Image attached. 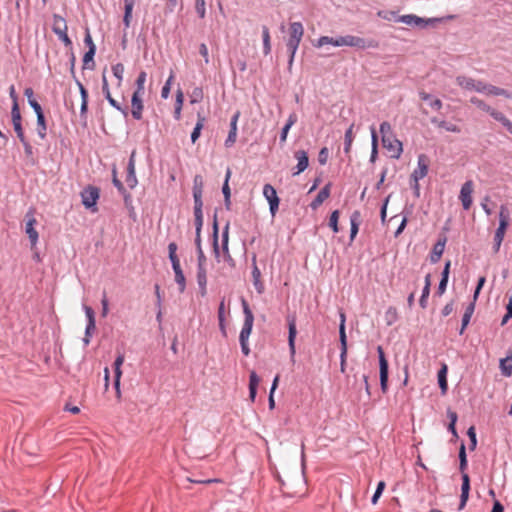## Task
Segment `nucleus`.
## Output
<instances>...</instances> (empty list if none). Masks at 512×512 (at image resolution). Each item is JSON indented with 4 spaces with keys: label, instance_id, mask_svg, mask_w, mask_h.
<instances>
[{
    "label": "nucleus",
    "instance_id": "obj_25",
    "mask_svg": "<svg viewBox=\"0 0 512 512\" xmlns=\"http://www.w3.org/2000/svg\"><path fill=\"white\" fill-rule=\"evenodd\" d=\"M168 251H169V259L171 261L172 269L174 271V274H176L177 272H181L182 268H181V265H180V260H179L177 254H176L177 244L175 242H171L168 245Z\"/></svg>",
    "mask_w": 512,
    "mask_h": 512
},
{
    "label": "nucleus",
    "instance_id": "obj_31",
    "mask_svg": "<svg viewBox=\"0 0 512 512\" xmlns=\"http://www.w3.org/2000/svg\"><path fill=\"white\" fill-rule=\"evenodd\" d=\"M507 228H505L504 224L498 226V228L495 231L494 239H493V251L494 253H498L501 247V244L503 242L505 233Z\"/></svg>",
    "mask_w": 512,
    "mask_h": 512
},
{
    "label": "nucleus",
    "instance_id": "obj_28",
    "mask_svg": "<svg viewBox=\"0 0 512 512\" xmlns=\"http://www.w3.org/2000/svg\"><path fill=\"white\" fill-rule=\"evenodd\" d=\"M11 121H12L15 133L24 130L23 126H22V116H21V112H20L19 106L12 105V108H11Z\"/></svg>",
    "mask_w": 512,
    "mask_h": 512
},
{
    "label": "nucleus",
    "instance_id": "obj_24",
    "mask_svg": "<svg viewBox=\"0 0 512 512\" xmlns=\"http://www.w3.org/2000/svg\"><path fill=\"white\" fill-rule=\"evenodd\" d=\"M228 225L225 227L223 233H222V250L224 254V261L227 262V264L231 267L235 266V261L232 258V256L229 253L228 249V240H229V234H228Z\"/></svg>",
    "mask_w": 512,
    "mask_h": 512
},
{
    "label": "nucleus",
    "instance_id": "obj_2",
    "mask_svg": "<svg viewBox=\"0 0 512 512\" xmlns=\"http://www.w3.org/2000/svg\"><path fill=\"white\" fill-rule=\"evenodd\" d=\"M242 307L244 314V323L240 331L239 342L240 344H248V340L253 329L254 315L245 299H242Z\"/></svg>",
    "mask_w": 512,
    "mask_h": 512
},
{
    "label": "nucleus",
    "instance_id": "obj_45",
    "mask_svg": "<svg viewBox=\"0 0 512 512\" xmlns=\"http://www.w3.org/2000/svg\"><path fill=\"white\" fill-rule=\"evenodd\" d=\"M37 133L41 139H45L47 134V125L44 114L37 116Z\"/></svg>",
    "mask_w": 512,
    "mask_h": 512
},
{
    "label": "nucleus",
    "instance_id": "obj_11",
    "mask_svg": "<svg viewBox=\"0 0 512 512\" xmlns=\"http://www.w3.org/2000/svg\"><path fill=\"white\" fill-rule=\"evenodd\" d=\"M474 190V184L471 180L466 181L460 190L459 199L462 203L464 210H469L472 206L473 199L472 193Z\"/></svg>",
    "mask_w": 512,
    "mask_h": 512
},
{
    "label": "nucleus",
    "instance_id": "obj_10",
    "mask_svg": "<svg viewBox=\"0 0 512 512\" xmlns=\"http://www.w3.org/2000/svg\"><path fill=\"white\" fill-rule=\"evenodd\" d=\"M83 309L87 318V325L85 329V336L83 338V342L87 346L90 343V338L96 329V322L94 310L87 305H83Z\"/></svg>",
    "mask_w": 512,
    "mask_h": 512
},
{
    "label": "nucleus",
    "instance_id": "obj_41",
    "mask_svg": "<svg viewBox=\"0 0 512 512\" xmlns=\"http://www.w3.org/2000/svg\"><path fill=\"white\" fill-rule=\"evenodd\" d=\"M125 181L130 189L135 188L138 183L135 173V166L133 164L127 166V175Z\"/></svg>",
    "mask_w": 512,
    "mask_h": 512
},
{
    "label": "nucleus",
    "instance_id": "obj_1",
    "mask_svg": "<svg viewBox=\"0 0 512 512\" xmlns=\"http://www.w3.org/2000/svg\"><path fill=\"white\" fill-rule=\"evenodd\" d=\"M335 43H336V47L347 46V47H353V48L362 49V50L368 49V48L375 49V48L379 47V42L374 39H365V38L350 35V34L335 37Z\"/></svg>",
    "mask_w": 512,
    "mask_h": 512
},
{
    "label": "nucleus",
    "instance_id": "obj_26",
    "mask_svg": "<svg viewBox=\"0 0 512 512\" xmlns=\"http://www.w3.org/2000/svg\"><path fill=\"white\" fill-rule=\"evenodd\" d=\"M470 103L475 105L481 111L488 113L493 119H494V115L499 113L498 110L492 108L485 101H483L482 99H480L476 96H473L470 98Z\"/></svg>",
    "mask_w": 512,
    "mask_h": 512
},
{
    "label": "nucleus",
    "instance_id": "obj_9",
    "mask_svg": "<svg viewBox=\"0 0 512 512\" xmlns=\"http://www.w3.org/2000/svg\"><path fill=\"white\" fill-rule=\"evenodd\" d=\"M263 196L269 203L271 215L274 217L279 209L280 199L277 196L275 188L270 184H265L263 187Z\"/></svg>",
    "mask_w": 512,
    "mask_h": 512
},
{
    "label": "nucleus",
    "instance_id": "obj_33",
    "mask_svg": "<svg viewBox=\"0 0 512 512\" xmlns=\"http://www.w3.org/2000/svg\"><path fill=\"white\" fill-rule=\"evenodd\" d=\"M260 382V378L255 371H251L249 375V397L252 402L255 401L257 388Z\"/></svg>",
    "mask_w": 512,
    "mask_h": 512
},
{
    "label": "nucleus",
    "instance_id": "obj_43",
    "mask_svg": "<svg viewBox=\"0 0 512 512\" xmlns=\"http://www.w3.org/2000/svg\"><path fill=\"white\" fill-rule=\"evenodd\" d=\"M263 53L269 55L271 52L270 32L267 26L262 27Z\"/></svg>",
    "mask_w": 512,
    "mask_h": 512
},
{
    "label": "nucleus",
    "instance_id": "obj_64",
    "mask_svg": "<svg viewBox=\"0 0 512 512\" xmlns=\"http://www.w3.org/2000/svg\"><path fill=\"white\" fill-rule=\"evenodd\" d=\"M195 9L200 18L205 17L206 9L204 0H196Z\"/></svg>",
    "mask_w": 512,
    "mask_h": 512
},
{
    "label": "nucleus",
    "instance_id": "obj_16",
    "mask_svg": "<svg viewBox=\"0 0 512 512\" xmlns=\"http://www.w3.org/2000/svg\"><path fill=\"white\" fill-rule=\"evenodd\" d=\"M102 92L105 96V98L107 99V101L109 102V104L114 107L115 109H117L118 111L122 112L125 116L127 115V109L126 108H123L111 95V92H110V89H109V84H108V81H107V78H106V75L103 74L102 75Z\"/></svg>",
    "mask_w": 512,
    "mask_h": 512
},
{
    "label": "nucleus",
    "instance_id": "obj_36",
    "mask_svg": "<svg viewBox=\"0 0 512 512\" xmlns=\"http://www.w3.org/2000/svg\"><path fill=\"white\" fill-rule=\"evenodd\" d=\"M431 122L434 125H436L437 127L443 128V129H445L448 132L459 133L461 131V129H460V127L458 125L453 124L451 122H447L445 120H439L437 118H433L431 120Z\"/></svg>",
    "mask_w": 512,
    "mask_h": 512
},
{
    "label": "nucleus",
    "instance_id": "obj_20",
    "mask_svg": "<svg viewBox=\"0 0 512 512\" xmlns=\"http://www.w3.org/2000/svg\"><path fill=\"white\" fill-rule=\"evenodd\" d=\"M204 181L201 175H195L193 178V199L194 203L203 204L202 195H203Z\"/></svg>",
    "mask_w": 512,
    "mask_h": 512
},
{
    "label": "nucleus",
    "instance_id": "obj_35",
    "mask_svg": "<svg viewBox=\"0 0 512 512\" xmlns=\"http://www.w3.org/2000/svg\"><path fill=\"white\" fill-rule=\"evenodd\" d=\"M361 214L359 211H354L350 216V240L353 241L359 231Z\"/></svg>",
    "mask_w": 512,
    "mask_h": 512
},
{
    "label": "nucleus",
    "instance_id": "obj_51",
    "mask_svg": "<svg viewBox=\"0 0 512 512\" xmlns=\"http://www.w3.org/2000/svg\"><path fill=\"white\" fill-rule=\"evenodd\" d=\"M509 211L506 206L502 205L499 212V225L504 224L505 228L509 226Z\"/></svg>",
    "mask_w": 512,
    "mask_h": 512
},
{
    "label": "nucleus",
    "instance_id": "obj_32",
    "mask_svg": "<svg viewBox=\"0 0 512 512\" xmlns=\"http://www.w3.org/2000/svg\"><path fill=\"white\" fill-rule=\"evenodd\" d=\"M52 30L56 35H58L62 32H67L68 26H67L66 20L62 16H60L58 14H54Z\"/></svg>",
    "mask_w": 512,
    "mask_h": 512
},
{
    "label": "nucleus",
    "instance_id": "obj_47",
    "mask_svg": "<svg viewBox=\"0 0 512 512\" xmlns=\"http://www.w3.org/2000/svg\"><path fill=\"white\" fill-rule=\"evenodd\" d=\"M147 74L145 71H141L136 79V90L134 93L144 94L145 93V82Z\"/></svg>",
    "mask_w": 512,
    "mask_h": 512
},
{
    "label": "nucleus",
    "instance_id": "obj_29",
    "mask_svg": "<svg viewBox=\"0 0 512 512\" xmlns=\"http://www.w3.org/2000/svg\"><path fill=\"white\" fill-rule=\"evenodd\" d=\"M330 196V184H326L317 194L315 199L311 202L312 209H317L328 197Z\"/></svg>",
    "mask_w": 512,
    "mask_h": 512
},
{
    "label": "nucleus",
    "instance_id": "obj_59",
    "mask_svg": "<svg viewBox=\"0 0 512 512\" xmlns=\"http://www.w3.org/2000/svg\"><path fill=\"white\" fill-rule=\"evenodd\" d=\"M195 244L197 247V254H198L197 262H207V258L202 250V247H201V236L196 237Z\"/></svg>",
    "mask_w": 512,
    "mask_h": 512
},
{
    "label": "nucleus",
    "instance_id": "obj_5",
    "mask_svg": "<svg viewBox=\"0 0 512 512\" xmlns=\"http://www.w3.org/2000/svg\"><path fill=\"white\" fill-rule=\"evenodd\" d=\"M100 197V191L95 186H87L81 192L82 204L91 212H97V201Z\"/></svg>",
    "mask_w": 512,
    "mask_h": 512
},
{
    "label": "nucleus",
    "instance_id": "obj_4",
    "mask_svg": "<svg viewBox=\"0 0 512 512\" xmlns=\"http://www.w3.org/2000/svg\"><path fill=\"white\" fill-rule=\"evenodd\" d=\"M442 20H443L442 18H422L415 14L401 15L396 19L397 22H402L407 25L416 26V27H419L422 29H424L430 25L439 23Z\"/></svg>",
    "mask_w": 512,
    "mask_h": 512
},
{
    "label": "nucleus",
    "instance_id": "obj_3",
    "mask_svg": "<svg viewBox=\"0 0 512 512\" xmlns=\"http://www.w3.org/2000/svg\"><path fill=\"white\" fill-rule=\"evenodd\" d=\"M429 169V159L425 154H420L418 156L417 160V167L414 169L413 173L411 174V178L414 181L413 189L416 193V195H419V180L426 177L428 174Z\"/></svg>",
    "mask_w": 512,
    "mask_h": 512
},
{
    "label": "nucleus",
    "instance_id": "obj_53",
    "mask_svg": "<svg viewBox=\"0 0 512 512\" xmlns=\"http://www.w3.org/2000/svg\"><path fill=\"white\" fill-rule=\"evenodd\" d=\"M112 73L118 79V85H121L124 74V65L122 63H117L112 66Z\"/></svg>",
    "mask_w": 512,
    "mask_h": 512
},
{
    "label": "nucleus",
    "instance_id": "obj_50",
    "mask_svg": "<svg viewBox=\"0 0 512 512\" xmlns=\"http://www.w3.org/2000/svg\"><path fill=\"white\" fill-rule=\"evenodd\" d=\"M339 215H340V212L338 210H334L331 213L330 218H329V226L331 227V229L333 230L334 233L339 232V227H338Z\"/></svg>",
    "mask_w": 512,
    "mask_h": 512
},
{
    "label": "nucleus",
    "instance_id": "obj_19",
    "mask_svg": "<svg viewBox=\"0 0 512 512\" xmlns=\"http://www.w3.org/2000/svg\"><path fill=\"white\" fill-rule=\"evenodd\" d=\"M240 113L237 111L231 118L230 121V131L228 133V136L225 140V146L231 147L236 142L237 138V122L239 119Z\"/></svg>",
    "mask_w": 512,
    "mask_h": 512
},
{
    "label": "nucleus",
    "instance_id": "obj_17",
    "mask_svg": "<svg viewBox=\"0 0 512 512\" xmlns=\"http://www.w3.org/2000/svg\"><path fill=\"white\" fill-rule=\"evenodd\" d=\"M144 94H138V93H133L132 95V99H131V114H132V117L135 119V120H141L142 119V113H143V100H142V96Z\"/></svg>",
    "mask_w": 512,
    "mask_h": 512
},
{
    "label": "nucleus",
    "instance_id": "obj_42",
    "mask_svg": "<svg viewBox=\"0 0 512 512\" xmlns=\"http://www.w3.org/2000/svg\"><path fill=\"white\" fill-rule=\"evenodd\" d=\"M204 123H205V117L202 116L201 114H198V121L191 133L192 143H195L199 139V137L201 135V130L204 127Z\"/></svg>",
    "mask_w": 512,
    "mask_h": 512
},
{
    "label": "nucleus",
    "instance_id": "obj_30",
    "mask_svg": "<svg viewBox=\"0 0 512 512\" xmlns=\"http://www.w3.org/2000/svg\"><path fill=\"white\" fill-rule=\"evenodd\" d=\"M419 97L421 100L428 102L429 106L436 111H440L443 107V103L440 99L433 98L429 93L425 92L424 90L419 91Z\"/></svg>",
    "mask_w": 512,
    "mask_h": 512
},
{
    "label": "nucleus",
    "instance_id": "obj_14",
    "mask_svg": "<svg viewBox=\"0 0 512 512\" xmlns=\"http://www.w3.org/2000/svg\"><path fill=\"white\" fill-rule=\"evenodd\" d=\"M207 262H197V283L201 296L207 294Z\"/></svg>",
    "mask_w": 512,
    "mask_h": 512
},
{
    "label": "nucleus",
    "instance_id": "obj_52",
    "mask_svg": "<svg viewBox=\"0 0 512 512\" xmlns=\"http://www.w3.org/2000/svg\"><path fill=\"white\" fill-rule=\"evenodd\" d=\"M380 133L382 136V139L394 136L391 124L387 121H384L380 124Z\"/></svg>",
    "mask_w": 512,
    "mask_h": 512
},
{
    "label": "nucleus",
    "instance_id": "obj_44",
    "mask_svg": "<svg viewBox=\"0 0 512 512\" xmlns=\"http://www.w3.org/2000/svg\"><path fill=\"white\" fill-rule=\"evenodd\" d=\"M512 354L505 359L500 360V369L504 376L510 377L512 375Z\"/></svg>",
    "mask_w": 512,
    "mask_h": 512
},
{
    "label": "nucleus",
    "instance_id": "obj_62",
    "mask_svg": "<svg viewBox=\"0 0 512 512\" xmlns=\"http://www.w3.org/2000/svg\"><path fill=\"white\" fill-rule=\"evenodd\" d=\"M203 99V90L200 87H195L192 91L191 102L197 103Z\"/></svg>",
    "mask_w": 512,
    "mask_h": 512
},
{
    "label": "nucleus",
    "instance_id": "obj_21",
    "mask_svg": "<svg viewBox=\"0 0 512 512\" xmlns=\"http://www.w3.org/2000/svg\"><path fill=\"white\" fill-rule=\"evenodd\" d=\"M252 278H253V285H254L256 291L259 294H262L264 292V284L261 281V272L256 264V256L255 255L252 258Z\"/></svg>",
    "mask_w": 512,
    "mask_h": 512
},
{
    "label": "nucleus",
    "instance_id": "obj_34",
    "mask_svg": "<svg viewBox=\"0 0 512 512\" xmlns=\"http://www.w3.org/2000/svg\"><path fill=\"white\" fill-rule=\"evenodd\" d=\"M297 122V115L295 113H291L287 119V122L286 124L284 125V127L282 128L281 130V133H280V137H279V140H280V143L281 144H284L287 140V136H288V132L290 130V128Z\"/></svg>",
    "mask_w": 512,
    "mask_h": 512
},
{
    "label": "nucleus",
    "instance_id": "obj_56",
    "mask_svg": "<svg viewBox=\"0 0 512 512\" xmlns=\"http://www.w3.org/2000/svg\"><path fill=\"white\" fill-rule=\"evenodd\" d=\"M175 282L178 285L179 291L181 293L184 292L186 289V278H185L183 271L177 272L175 274Z\"/></svg>",
    "mask_w": 512,
    "mask_h": 512
},
{
    "label": "nucleus",
    "instance_id": "obj_48",
    "mask_svg": "<svg viewBox=\"0 0 512 512\" xmlns=\"http://www.w3.org/2000/svg\"><path fill=\"white\" fill-rule=\"evenodd\" d=\"M494 120L500 122L512 134V122L502 112L495 114Z\"/></svg>",
    "mask_w": 512,
    "mask_h": 512
},
{
    "label": "nucleus",
    "instance_id": "obj_27",
    "mask_svg": "<svg viewBox=\"0 0 512 512\" xmlns=\"http://www.w3.org/2000/svg\"><path fill=\"white\" fill-rule=\"evenodd\" d=\"M203 204L194 203V224L196 228V237L201 235V229L203 226Z\"/></svg>",
    "mask_w": 512,
    "mask_h": 512
},
{
    "label": "nucleus",
    "instance_id": "obj_55",
    "mask_svg": "<svg viewBox=\"0 0 512 512\" xmlns=\"http://www.w3.org/2000/svg\"><path fill=\"white\" fill-rule=\"evenodd\" d=\"M231 177V170L230 168H227L226 175H225V181L222 187V193L224 195V198L231 197V190L229 187V179Z\"/></svg>",
    "mask_w": 512,
    "mask_h": 512
},
{
    "label": "nucleus",
    "instance_id": "obj_18",
    "mask_svg": "<svg viewBox=\"0 0 512 512\" xmlns=\"http://www.w3.org/2000/svg\"><path fill=\"white\" fill-rule=\"evenodd\" d=\"M294 157L297 160V165L294 168L295 171L293 172V175H298L307 169L309 165V158L307 152L304 150L296 151L294 153Z\"/></svg>",
    "mask_w": 512,
    "mask_h": 512
},
{
    "label": "nucleus",
    "instance_id": "obj_13",
    "mask_svg": "<svg viewBox=\"0 0 512 512\" xmlns=\"http://www.w3.org/2000/svg\"><path fill=\"white\" fill-rule=\"evenodd\" d=\"M289 37L286 43L300 45L304 35V27L301 22H292L289 24Z\"/></svg>",
    "mask_w": 512,
    "mask_h": 512
},
{
    "label": "nucleus",
    "instance_id": "obj_60",
    "mask_svg": "<svg viewBox=\"0 0 512 512\" xmlns=\"http://www.w3.org/2000/svg\"><path fill=\"white\" fill-rule=\"evenodd\" d=\"M384 488H385V482L384 481H380L378 483L376 491H375V493H374V495L372 496V499H371V502L373 504L377 503L378 499L382 495V492H383Z\"/></svg>",
    "mask_w": 512,
    "mask_h": 512
},
{
    "label": "nucleus",
    "instance_id": "obj_49",
    "mask_svg": "<svg viewBox=\"0 0 512 512\" xmlns=\"http://www.w3.org/2000/svg\"><path fill=\"white\" fill-rule=\"evenodd\" d=\"M325 45H332L336 47L335 38L329 36H321L317 39L316 43L314 44V46L317 48H321Z\"/></svg>",
    "mask_w": 512,
    "mask_h": 512
},
{
    "label": "nucleus",
    "instance_id": "obj_57",
    "mask_svg": "<svg viewBox=\"0 0 512 512\" xmlns=\"http://www.w3.org/2000/svg\"><path fill=\"white\" fill-rule=\"evenodd\" d=\"M173 79H174V74H173V72H171L169 78L167 79L166 83L162 87V90H161L162 98H164V99L168 98V96L170 94V89H171V84H172Z\"/></svg>",
    "mask_w": 512,
    "mask_h": 512
},
{
    "label": "nucleus",
    "instance_id": "obj_7",
    "mask_svg": "<svg viewBox=\"0 0 512 512\" xmlns=\"http://www.w3.org/2000/svg\"><path fill=\"white\" fill-rule=\"evenodd\" d=\"M377 353H378V357H379V370H380L379 373H380L381 391L383 393H386L388 390L389 365H388V361L385 357L384 350L381 346L377 347Z\"/></svg>",
    "mask_w": 512,
    "mask_h": 512
},
{
    "label": "nucleus",
    "instance_id": "obj_58",
    "mask_svg": "<svg viewBox=\"0 0 512 512\" xmlns=\"http://www.w3.org/2000/svg\"><path fill=\"white\" fill-rule=\"evenodd\" d=\"M112 181H113L114 186L117 188V190L121 194H123L125 196V200H127L129 195H125L126 194V189H125L124 185L122 184V182L117 178L116 170L115 169L113 170V180Z\"/></svg>",
    "mask_w": 512,
    "mask_h": 512
},
{
    "label": "nucleus",
    "instance_id": "obj_54",
    "mask_svg": "<svg viewBox=\"0 0 512 512\" xmlns=\"http://www.w3.org/2000/svg\"><path fill=\"white\" fill-rule=\"evenodd\" d=\"M124 362V356L118 355L114 361V378H121L122 370L121 366Z\"/></svg>",
    "mask_w": 512,
    "mask_h": 512
},
{
    "label": "nucleus",
    "instance_id": "obj_15",
    "mask_svg": "<svg viewBox=\"0 0 512 512\" xmlns=\"http://www.w3.org/2000/svg\"><path fill=\"white\" fill-rule=\"evenodd\" d=\"M288 345H289V352L291 360L295 361V354H296V348H295V339L297 335V328H296V320L295 317H288Z\"/></svg>",
    "mask_w": 512,
    "mask_h": 512
},
{
    "label": "nucleus",
    "instance_id": "obj_40",
    "mask_svg": "<svg viewBox=\"0 0 512 512\" xmlns=\"http://www.w3.org/2000/svg\"><path fill=\"white\" fill-rule=\"evenodd\" d=\"M444 246H445V240L443 242L438 241L434 245L432 253L430 255V260L432 263H437L440 260L442 254L444 252Z\"/></svg>",
    "mask_w": 512,
    "mask_h": 512
},
{
    "label": "nucleus",
    "instance_id": "obj_46",
    "mask_svg": "<svg viewBox=\"0 0 512 512\" xmlns=\"http://www.w3.org/2000/svg\"><path fill=\"white\" fill-rule=\"evenodd\" d=\"M353 128H354V124H351L350 127L345 132V137H344V151H345V153H349L350 152V149H351V146H352V143H353V140H354Z\"/></svg>",
    "mask_w": 512,
    "mask_h": 512
},
{
    "label": "nucleus",
    "instance_id": "obj_38",
    "mask_svg": "<svg viewBox=\"0 0 512 512\" xmlns=\"http://www.w3.org/2000/svg\"><path fill=\"white\" fill-rule=\"evenodd\" d=\"M456 83L464 90L473 91L475 79L464 75L456 77Z\"/></svg>",
    "mask_w": 512,
    "mask_h": 512
},
{
    "label": "nucleus",
    "instance_id": "obj_61",
    "mask_svg": "<svg viewBox=\"0 0 512 512\" xmlns=\"http://www.w3.org/2000/svg\"><path fill=\"white\" fill-rule=\"evenodd\" d=\"M511 318H512V296H510V298H509V302L506 306V314L502 318L501 325L502 326L505 325Z\"/></svg>",
    "mask_w": 512,
    "mask_h": 512
},
{
    "label": "nucleus",
    "instance_id": "obj_6",
    "mask_svg": "<svg viewBox=\"0 0 512 512\" xmlns=\"http://www.w3.org/2000/svg\"><path fill=\"white\" fill-rule=\"evenodd\" d=\"M36 224L37 220L35 218V211L30 209L25 214V233L28 235L32 249L36 247L39 239L38 232L35 229Z\"/></svg>",
    "mask_w": 512,
    "mask_h": 512
},
{
    "label": "nucleus",
    "instance_id": "obj_22",
    "mask_svg": "<svg viewBox=\"0 0 512 512\" xmlns=\"http://www.w3.org/2000/svg\"><path fill=\"white\" fill-rule=\"evenodd\" d=\"M469 491H470V478H469L468 474H464V475H462V486H461L459 509H463L466 506V503L469 498Z\"/></svg>",
    "mask_w": 512,
    "mask_h": 512
},
{
    "label": "nucleus",
    "instance_id": "obj_8",
    "mask_svg": "<svg viewBox=\"0 0 512 512\" xmlns=\"http://www.w3.org/2000/svg\"><path fill=\"white\" fill-rule=\"evenodd\" d=\"M341 323L339 327V338L341 343V353H340V370L342 373L345 372L346 369V358H347V338L345 332V315L341 313Z\"/></svg>",
    "mask_w": 512,
    "mask_h": 512
},
{
    "label": "nucleus",
    "instance_id": "obj_37",
    "mask_svg": "<svg viewBox=\"0 0 512 512\" xmlns=\"http://www.w3.org/2000/svg\"><path fill=\"white\" fill-rule=\"evenodd\" d=\"M134 4H135V0H124L123 23L126 28H128L130 26Z\"/></svg>",
    "mask_w": 512,
    "mask_h": 512
},
{
    "label": "nucleus",
    "instance_id": "obj_39",
    "mask_svg": "<svg viewBox=\"0 0 512 512\" xmlns=\"http://www.w3.org/2000/svg\"><path fill=\"white\" fill-rule=\"evenodd\" d=\"M438 383L442 394H445L448 389L446 364H443L442 368L438 371Z\"/></svg>",
    "mask_w": 512,
    "mask_h": 512
},
{
    "label": "nucleus",
    "instance_id": "obj_12",
    "mask_svg": "<svg viewBox=\"0 0 512 512\" xmlns=\"http://www.w3.org/2000/svg\"><path fill=\"white\" fill-rule=\"evenodd\" d=\"M382 143L384 148H386L391 153V158L399 159L402 152L403 146L402 142L399 141L395 135L382 139Z\"/></svg>",
    "mask_w": 512,
    "mask_h": 512
},
{
    "label": "nucleus",
    "instance_id": "obj_63",
    "mask_svg": "<svg viewBox=\"0 0 512 512\" xmlns=\"http://www.w3.org/2000/svg\"><path fill=\"white\" fill-rule=\"evenodd\" d=\"M467 435L470 438V442H471L470 443V449L474 450L476 448V445H477V438H476L475 428L473 426L468 429Z\"/></svg>",
    "mask_w": 512,
    "mask_h": 512
},
{
    "label": "nucleus",
    "instance_id": "obj_23",
    "mask_svg": "<svg viewBox=\"0 0 512 512\" xmlns=\"http://www.w3.org/2000/svg\"><path fill=\"white\" fill-rule=\"evenodd\" d=\"M487 96H504L506 98H512V93L506 89L497 87L495 85L486 83L483 93Z\"/></svg>",
    "mask_w": 512,
    "mask_h": 512
}]
</instances>
